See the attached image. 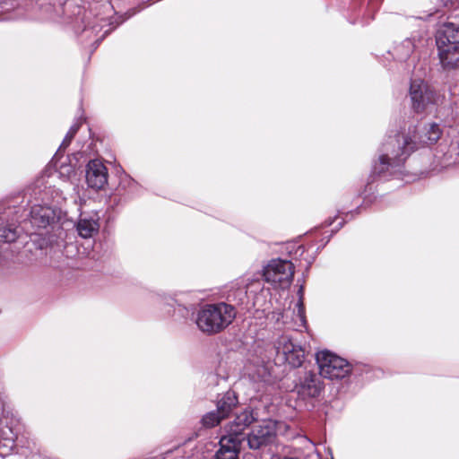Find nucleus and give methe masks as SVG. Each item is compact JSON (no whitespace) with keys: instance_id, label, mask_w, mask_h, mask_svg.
Listing matches in <instances>:
<instances>
[{"instance_id":"2","label":"nucleus","mask_w":459,"mask_h":459,"mask_svg":"<svg viewBox=\"0 0 459 459\" xmlns=\"http://www.w3.org/2000/svg\"><path fill=\"white\" fill-rule=\"evenodd\" d=\"M255 420V417L251 409H245L236 414L224 428L216 459H238L240 445L245 439L243 432Z\"/></svg>"},{"instance_id":"5","label":"nucleus","mask_w":459,"mask_h":459,"mask_svg":"<svg viewBox=\"0 0 459 459\" xmlns=\"http://www.w3.org/2000/svg\"><path fill=\"white\" fill-rule=\"evenodd\" d=\"M319 373L325 378H343L351 372V364L344 359L328 351H321L316 354Z\"/></svg>"},{"instance_id":"20","label":"nucleus","mask_w":459,"mask_h":459,"mask_svg":"<svg viewBox=\"0 0 459 459\" xmlns=\"http://www.w3.org/2000/svg\"><path fill=\"white\" fill-rule=\"evenodd\" d=\"M272 459H299L296 456H274Z\"/></svg>"},{"instance_id":"15","label":"nucleus","mask_w":459,"mask_h":459,"mask_svg":"<svg viewBox=\"0 0 459 459\" xmlns=\"http://www.w3.org/2000/svg\"><path fill=\"white\" fill-rule=\"evenodd\" d=\"M302 291L303 288L300 287L299 290V299L296 303L295 307L296 308L292 311V314L294 316L293 317V325L291 326L295 330H301L302 328L306 327V315H305V307L302 301Z\"/></svg>"},{"instance_id":"13","label":"nucleus","mask_w":459,"mask_h":459,"mask_svg":"<svg viewBox=\"0 0 459 459\" xmlns=\"http://www.w3.org/2000/svg\"><path fill=\"white\" fill-rule=\"evenodd\" d=\"M100 223L98 219L94 217H82L77 224L76 230L78 234L83 238L93 237L99 231Z\"/></svg>"},{"instance_id":"9","label":"nucleus","mask_w":459,"mask_h":459,"mask_svg":"<svg viewBox=\"0 0 459 459\" xmlns=\"http://www.w3.org/2000/svg\"><path fill=\"white\" fill-rule=\"evenodd\" d=\"M409 95L411 101V108L417 113L424 111L435 100L434 91L427 83L420 79L411 82Z\"/></svg>"},{"instance_id":"19","label":"nucleus","mask_w":459,"mask_h":459,"mask_svg":"<svg viewBox=\"0 0 459 459\" xmlns=\"http://www.w3.org/2000/svg\"><path fill=\"white\" fill-rule=\"evenodd\" d=\"M253 378L255 380H261L264 383L268 382L270 379V372L268 368L264 366L257 368L255 373L253 375Z\"/></svg>"},{"instance_id":"16","label":"nucleus","mask_w":459,"mask_h":459,"mask_svg":"<svg viewBox=\"0 0 459 459\" xmlns=\"http://www.w3.org/2000/svg\"><path fill=\"white\" fill-rule=\"evenodd\" d=\"M223 418L217 411L207 412L202 419V423L206 428H212L218 425Z\"/></svg>"},{"instance_id":"10","label":"nucleus","mask_w":459,"mask_h":459,"mask_svg":"<svg viewBox=\"0 0 459 459\" xmlns=\"http://www.w3.org/2000/svg\"><path fill=\"white\" fill-rule=\"evenodd\" d=\"M85 177L89 187L100 190L108 183V169L100 160H92L86 166Z\"/></svg>"},{"instance_id":"3","label":"nucleus","mask_w":459,"mask_h":459,"mask_svg":"<svg viewBox=\"0 0 459 459\" xmlns=\"http://www.w3.org/2000/svg\"><path fill=\"white\" fill-rule=\"evenodd\" d=\"M236 314L235 307L230 304H207L197 312L195 323L203 333L214 334L228 327L235 319Z\"/></svg>"},{"instance_id":"8","label":"nucleus","mask_w":459,"mask_h":459,"mask_svg":"<svg viewBox=\"0 0 459 459\" xmlns=\"http://www.w3.org/2000/svg\"><path fill=\"white\" fill-rule=\"evenodd\" d=\"M276 436V422L272 420H264L253 427L247 435V444L251 449L260 447L272 443Z\"/></svg>"},{"instance_id":"12","label":"nucleus","mask_w":459,"mask_h":459,"mask_svg":"<svg viewBox=\"0 0 459 459\" xmlns=\"http://www.w3.org/2000/svg\"><path fill=\"white\" fill-rule=\"evenodd\" d=\"M59 213L52 207L37 204L31 207L30 221L38 228H46L56 221Z\"/></svg>"},{"instance_id":"18","label":"nucleus","mask_w":459,"mask_h":459,"mask_svg":"<svg viewBox=\"0 0 459 459\" xmlns=\"http://www.w3.org/2000/svg\"><path fill=\"white\" fill-rule=\"evenodd\" d=\"M79 127H80V125L78 123L73 125L70 127L68 133L66 134L64 141L62 142V143L60 145V148L65 149L70 144L72 139L74 138V136L77 133Z\"/></svg>"},{"instance_id":"17","label":"nucleus","mask_w":459,"mask_h":459,"mask_svg":"<svg viewBox=\"0 0 459 459\" xmlns=\"http://www.w3.org/2000/svg\"><path fill=\"white\" fill-rule=\"evenodd\" d=\"M17 237L18 233L15 228L0 225V241L13 242L17 238Z\"/></svg>"},{"instance_id":"11","label":"nucleus","mask_w":459,"mask_h":459,"mask_svg":"<svg viewBox=\"0 0 459 459\" xmlns=\"http://www.w3.org/2000/svg\"><path fill=\"white\" fill-rule=\"evenodd\" d=\"M297 390L302 399L314 398L323 390V382L315 373L307 372L297 385Z\"/></svg>"},{"instance_id":"14","label":"nucleus","mask_w":459,"mask_h":459,"mask_svg":"<svg viewBox=\"0 0 459 459\" xmlns=\"http://www.w3.org/2000/svg\"><path fill=\"white\" fill-rule=\"evenodd\" d=\"M238 403V398L236 397L233 392H227L221 399L219 400L217 404V411L221 414V416L225 419L236 407Z\"/></svg>"},{"instance_id":"4","label":"nucleus","mask_w":459,"mask_h":459,"mask_svg":"<svg viewBox=\"0 0 459 459\" xmlns=\"http://www.w3.org/2000/svg\"><path fill=\"white\" fill-rule=\"evenodd\" d=\"M436 43L443 68L459 67V24L447 22L442 25L437 33Z\"/></svg>"},{"instance_id":"21","label":"nucleus","mask_w":459,"mask_h":459,"mask_svg":"<svg viewBox=\"0 0 459 459\" xmlns=\"http://www.w3.org/2000/svg\"><path fill=\"white\" fill-rule=\"evenodd\" d=\"M403 44L406 45L409 48V50H408V54H409L411 51V41L410 40H405Z\"/></svg>"},{"instance_id":"7","label":"nucleus","mask_w":459,"mask_h":459,"mask_svg":"<svg viewBox=\"0 0 459 459\" xmlns=\"http://www.w3.org/2000/svg\"><path fill=\"white\" fill-rule=\"evenodd\" d=\"M275 350L278 356L293 368L300 367L305 358V352L300 345L292 342L288 334L280 336L275 342Z\"/></svg>"},{"instance_id":"6","label":"nucleus","mask_w":459,"mask_h":459,"mask_svg":"<svg viewBox=\"0 0 459 459\" xmlns=\"http://www.w3.org/2000/svg\"><path fill=\"white\" fill-rule=\"evenodd\" d=\"M294 275V266L291 262L281 259L272 260L264 269V277L267 282L275 288L289 287Z\"/></svg>"},{"instance_id":"1","label":"nucleus","mask_w":459,"mask_h":459,"mask_svg":"<svg viewBox=\"0 0 459 459\" xmlns=\"http://www.w3.org/2000/svg\"><path fill=\"white\" fill-rule=\"evenodd\" d=\"M442 134L438 124H429L419 134L412 137L398 134L388 139L382 144L378 162L374 165L373 171L378 175L388 170L389 167L400 166L417 147L436 143Z\"/></svg>"}]
</instances>
